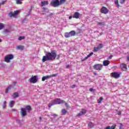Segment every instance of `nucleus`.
Returning <instances> with one entry per match:
<instances>
[{
	"label": "nucleus",
	"instance_id": "nucleus-31",
	"mask_svg": "<svg viewBox=\"0 0 129 129\" xmlns=\"http://www.w3.org/2000/svg\"><path fill=\"white\" fill-rule=\"evenodd\" d=\"M114 4L117 6V7H119V4H118V0H114Z\"/></svg>",
	"mask_w": 129,
	"mask_h": 129
},
{
	"label": "nucleus",
	"instance_id": "nucleus-47",
	"mask_svg": "<svg viewBox=\"0 0 129 129\" xmlns=\"http://www.w3.org/2000/svg\"><path fill=\"white\" fill-rule=\"evenodd\" d=\"M75 85H73L72 86V88H75Z\"/></svg>",
	"mask_w": 129,
	"mask_h": 129
},
{
	"label": "nucleus",
	"instance_id": "nucleus-52",
	"mask_svg": "<svg viewBox=\"0 0 129 129\" xmlns=\"http://www.w3.org/2000/svg\"><path fill=\"white\" fill-rule=\"evenodd\" d=\"M39 119L40 121L42 120V117H39Z\"/></svg>",
	"mask_w": 129,
	"mask_h": 129
},
{
	"label": "nucleus",
	"instance_id": "nucleus-20",
	"mask_svg": "<svg viewBox=\"0 0 129 129\" xmlns=\"http://www.w3.org/2000/svg\"><path fill=\"white\" fill-rule=\"evenodd\" d=\"M13 97L14 98H17V97H19V93L18 92H15L13 93Z\"/></svg>",
	"mask_w": 129,
	"mask_h": 129
},
{
	"label": "nucleus",
	"instance_id": "nucleus-34",
	"mask_svg": "<svg viewBox=\"0 0 129 129\" xmlns=\"http://www.w3.org/2000/svg\"><path fill=\"white\" fill-rule=\"evenodd\" d=\"M70 33H65V37L66 38H69V37H71Z\"/></svg>",
	"mask_w": 129,
	"mask_h": 129
},
{
	"label": "nucleus",
	"instance_id": "nucleus-5",
	"mask_svg": "<svg viewBox=\"0 0 129 129\" xmlns=\"http://www.w3.org/2000/svg\"><path fill=\"white\" fill-rule=\"evenodd\" d=\"M14 55L13 54H8L6 55L5 57V61L7 62V63H10L11 62V60H13L14 59Z\"/></svg>",
	"mask_w": 129,
	"mask_h": 129
},
{
	"label": "nucleus",
	"instance_id": "nucleus-9",
	"mask_svg": "<svg viewBox=\"0 0 129 129\" xmlns=\"http://www.w3.org/2000/svg\"><path fill=\"white\" fill-rule=\"evenodd\" d=\"M102 69V65L100 64H97L94 66V69H95L96 70L100 71Z\"/></svg>",
	"mask_w": 129,
	"mask_h": 129
},
{
	"label": "nucleus",
	"instance_id": "nucleus-30",
	"mask_svg": "<svg viewBox=\"0 0 129 129\" xmlns=\"http://www.w3.org/2000/svg\"><path fill=\"white\" fill-rule=\"evenodd\" d=\"M12 88V86H10L7 88V89L6 90L5 92L6 93H8L9 92V90Z\"/></svg>",
	"mask_w": 129,
	"mask_h": 129
},
{
	"label": "nucleus",
	"instance_id": "nucleus-28",
	"mask_svg": "<svg viewBox=\"0 0 129 129\" xmlns=\"http://www.w3.org/2000/svg\"><path fill=\"white\" fill-rule=\"evenodd\" d=\"M6 107H7V101H5L3 104V108H6Z\"/></svg>",
	"mask_w": 129,
	"mask_h": 129
},
{
	"label": "nucleus",
	"instance_id": "nucleus-41",
	"mask_svg": "<svg viewBox=\"0 0 129 129\" xmlns=\"http://www.w3.org/2000/svg\"><path fill=\"white\" fill-rule=\"evenodd\" d=\"M125 0H120V4H124Z\"/></svg>",
	"mask_w": 129,
	"mask_h": 129
},
{
	"label": "nucleus",
	"instance_id": "nucleus-43",
	"mask_svg": "<svg viewBox=\"0 0 129 129\" xmlns=\"http://www.w3.org/2000/svg\"><path fill=\"white\" fill-rule=\"evenodd\" d=\"M112 57H113L112 55H110L107 59H111V58H112Z\"/></svg>",
	"mask_w": 129,
	"mask_h": 129
},
{
	"label": "nucleus",
	"instance_id": "nucleus-24",
	"mask_svg": "<svg viewBox=\"0 0 129 129\" xmlns=\"http://www.w3.org/2000/svg\"><path fill=\"white\" fill-rule=\"evenodd\" d=\"M11 32V30H10L9 29H5L3 31V33L4 34H8V33H10Z\"/></svg>",
	"mask_w": 129,
	"mask_h": 129
},
{
	"label": "nucleus",
	"instance_id": "nucleus-4",
	"mask_svg": "<svg viewBox=\"0 0 129 129\" xmlns=\"http://www.w3.org/2000/svg\"><path fill=\"white\" fill-rule=\"evenodd\" d=\"M20 13H21L20 10H16L14 11L13 13V12H10L9 14V17H10V18H12L13 17V18H17V16H18V15H19Z\"/></svg>",
	"mask_w": 129,
	"mask_h": 129
},
{
	"label": "nucleus",
	"instance_id": "nucleus-13",
	"mask_svg": "<svg viewBox=\"0 0 129 129\" xmlns=\"http://www.w3.org/2000/svg\"><path fill=\"white\" fill-rule=\"evenodd\" d=\"M80 15V14H79V13L76 12L74 14V15L73 16V18H75V19H79V15Z\"/></svg>",
	"mask_w": 129,
	"mask_h": 129
},
{
	"label": "nucleus",
	"instance_id": "nucleus-1",
	"mask_svg": "<svg viewBox=\"0 0 129 129\" xmlns=\"http://www.w3.org/2000/svg\"><path fill=\"white\" fill-rule=\"evenodd\" d=\"M58 60L60 58V55H57L56 54L55 50L51 51V52H46L45 56L42 57V62H46V61H51L52 60H55V59Z\"/></svg>",
	"mask_w": 129,
	"mask_h": 129
},
{
	"label": "nucleus",
	"instance_id": "nucleus-39",
	"mask_svg": "<svg viewBox=\"0 0 129 129\" xmlns=\"http://www.w3.org/2000/svg\"><path fill=\"white\" fill-rule=\"evenodd\" d=\"M89 90L91 91V92H94V91H95V90L93 89L92 88H90Z\"/></svg>",
	"mask_w": 129,
	"mask_h": 129
},
{
	"label": "nucleus",
	"instance_id": "nucleus-33",
	"mask_svg": "<svg viewBox=\"0 0 129 129\" xmlns=\"http://www.w3.org/2000/svg\"><path fill=\"white\" fill-rule=\"evenodd\" d=\"M25 36H20L18 38V40L19 41H22V40H25Z\"/></svg>",
	"mask_w": 129,
	"mask_h": 129
},
{
	"label": "nucleus",
	"instance_id": "nucleus-51",
	"mask_svg": "<svg viewBox=\"0 0 129 129\" xmlns=\"http://www.w3.org/2000/svg\"><path fill=\"white\" fill-rule=\"evenodd\" d=\"M69 19V20H71V19H72V16H70Z\"/></svg>",
	"mask_w": 129,
	"mask_h": 129
},
{
	"label": "nucleus",
	"instance_id": "nucleus-15",
	"mask_svg": "<svg viewBox=\"0 0 129 129\" xmlns=\"http://www.w3.org/2000/svg\"><path fill=\"white\" fill-rule=\"evenodd\" d=\"M38 82V76H34L33 77V83H36Z\"/></svg>",
	"mask_w": 129,
	"mask_h": 129
},
{
	"label": "nucleus",
	"instance_id": "nucleus-18",
	"mask_svg": "<svg viewBox=\"0 0 129 129\" xmlns=\"http://www.w3.org/2000/svg\"><path fill=\"white\" fill-rule=\"evenodd\" d=\"M48 5H49L48 1L41 2V7H44V6H47Z\"/></svg>",
	"mask_w": 129,
	"mask_h": 129
},
{
	"label": "nucleus",
	"instance_id": "nucleus-38",
	"mask_svg": "<svg viewBox=\"0 0 129 129\" xmlns=\"http://www.w3.org/2000/svg\"><path fill=\"white\" fill-rule=\"evenodd\" d=\"M98 47H99L100 49H101V48L103 47V44L100 43Z\"/></svg>",
	"mask_w": 129,
	"mask_h": 129
},
{
	"label": "nucleus",
	"instance_id": "nucleus-36",
	"mask_svg": "<svg viewBox=\"0 0 129 129\" xmlns=\"http://www.w3.org/2000/svg\"><path fill=\"white\" fill-rule=\"evenodd\" d=\"M16 4L17 5H22V2L21 1V0H16Z\"/></svg>",
	"mask_w": 129,
	"mask_h": 129
},
{
	"label": "nucleus",
	"instance_id": "nucleus-32",
	"mask_svg": "<svg viewBox=\"0 0 129 129\" xmlns=\"http://www.w3.org/2000/svg\"><path fill=\"white\" fill-rule=\"evenodd\" d=\"M61 112H62V114H63V115H64V114H66V113H67V110H66L65 109H63L61 110Z\"/></svg>",
	"mask_w": 129,
	"mask_h": 129
},
{
	"label": "nucleus",
	"instance_id": "nucleus-45",
	"mask_svg": "<svg viewBox=\"0 0 129 129\" xmlns=\"http://www.w3.org/2000/svg\"><path fill=\"white\" fill-rule=\"evenodd\" d=\"M117 114H118V115H120V114H121V112L119 111V112L117 113Z\"/></svg>",
	"mask_w": 129,
	"mask_h": 129
},
{
	"label": "nucleus",
	"instance_id": "nucleus-53",
	"mask_svg": "<svg viewBox=\"0 0 129 129\" xmlns=\"http://www.w3.org/2000/svg\"><path fill=\"white\" fill-rule=\"evenodd\" d=\"M119 128H120V129H122V127H121V126H120Z\"/></svg>",
	"mask_w": 129,
	"mask_h": 129
},
{
	"label": "nucleus",
	"instance_id": "nucleus-10",
	"mask_svg": "<svg viewBox=\"0 0 129 129\" xmlns=\"http://www.w3.org/2000/svg\"><path fill=\"white\" fill-rule=\"evenodd\" d=\"M112 77H113L114 78H119L120 75L118 73L114 72L112 73L111 74Z\"/></svg>",
	"mask_w": 129,
	"mask_h": 129
},
{
	"label": "nucleus",
	"instance_id": "nucleus-12",
	"mask_svg": "<svg viewBox=\"0 0 129 129\" xmlns=\"http://www.w3.org/2000/svg\"><path fill=\"white\" fill-rule=\"evenodd\" d=\"M120 68H121V69L123 71H126V70H127V68H126V64L122 63L120 65Z\"/></svg>",
	"mask_w": 129,
	"mask_h": 129
},
{
	"label": "nucleus",
	"instance_id": "nucleus-50",
	"mask_svg": "<svg viewBox=\"0 0 129 129\" xmlns=\"http://www.w3.org/2000/svg\"><path fill=\"white\" fill-rule=\"evenodd\" d=\"M65 105H66L67 107H68V103H66Z\"/></svg>",
	"mask_w": 129,
	"mask_h": 129
},
{
	"label": "nucleus",
	"instance_id": "nucleus-8",
	"mask_svg": "<svg viewBox=\"0 0 129 129\" xmlns=\"http://www.w3.org/2000/svg\"><path fill=\"white\" fill-rule=\"evenodd\" d=\"M108 12H109L108 9L105 7H103L101 9V13H102V14H106L108 13Z\"/></svg>",
	"mask_w": 129,
	"mask_h": 129
},
{
	"label": "nucleus",
	"instance_id": "nucleus-2",
	"mask_svg": "<svg viewBox=\"0 0 129 129\" xmlns=\"http://www.w3.org/2000/svg\"><path fill=\"white\" fill-rule=\"evenodd\" d=\"M32 110V109H31V107L30 106H27L25 107V108H21V115L23 116H26L27 115V111L28 112H30Z\"/></svg>",
	"mask_w": 129,
	"mask_h": 129
},
{
	"label": "nucleus",
	"instance_id": "nucleus-26",
	"mask_svg": "<svg viewBox=\"0 0 129 129\" xmlns=\"http://www.w3.org/2000/svg\"><path fill=\"white\" fill-rule=\"evenodd\" d=\"M99 50H100V48L98 46L94 48V52H97V51H99Z\"/></svg>",
	"mask_w": 129,
	"mask_h": 129
},
{
	"label": "nucleus",
	"instance_id": "nucleus-35",
	"mask_svg": "<svg viewBox=\"0 0 129 129\" xmlns=\"http://www.w3.org/2000/svg\"><path fill=\"white\" fill-rule=\"evenodd\" d=\"M98 25H99V26H104L105 23L104 22H98Z\"/></svg>",
	"mask_w": 129,
	"mask_h": 129
},
{
	"label": "nucleus",
	"instance_id": "nucleus-48",
	"mask_svg": "<svg viewBox=\"0 0 129 129\" xmlns=\"http://www.w3.org/2000/svg\"><path fill=\"white\" fill-rule=\"evenodd\" d=\"M69 67H70V66L69 64H68L67 66H66V68H69Z\"/></svg>",
	"mask_w": 129,
	"mask_h": 129
},
{
	"label": "nucleus",
	"instance_id": "nucleus-46",
	"mask_svg": "<svg viewBox=\"0 0 129 129\" xmlns=\"http://www.w3.org/2000/svg\"><path fill=\"white\" fill-rule=\"evenodd\" d=\"M52 116H54V117H56V116H57V115H56L55 114H52Z\"/></svg>",
	"mask_w": 129,
	"mask_h": 129
},
{
	"label": "nucleus",
	"instance_id": "nucleus-44",
	"mask_svg": "<svg viewBox=\"0 0 129 129\" xmlns=\"http://www.w3.org/2000/svg\"><path fill=\"white\" fill-rule=\"evenodd\" d=\"M5 3H6V1H3L1 2V4L0 3L1 5H4V4H5Z\"/></svg>",
	"mask_w": 129,
	"mask_h": 129
},
{
	"label": "nucleus",
	"instance_id": "nucleus-37",
	"mask_svg": "<svg viewBox=\"0 0 129 129\" xmlns=\"http://www.w3.org/2000/svg\"><path fill=\"white\" fill-rule=\"evenodd\" d=\"M100 100H98V103H101V102L102 101V100H103V98L102 97H100Z\"/></svg>",
	"mask_w": 129,
	"mask_h": 129
},
{
	"label": "nucleus",
	"instance_id": "nucleus-42",
	"mask_svg": "<svg viewBox=\"0 0 129 129\" xmlns=\"http://www.w3.org/2000/svg\"><path fill=\"white\" fill-rule=\"evenodd\" d=\"M16 84H17V83L16 82H14L12 84V86H15V85H16Z\"/></svg>",
	"mask_w": 129,
	"mask_h": 129
},
{
	"label": "nucleus",
	"instance_id": "nucleus-56",
	"mask_svg": "<svg viewBox=\"0 0 129 129\" xmlns=\"http://www.w3.org/2000/svg\"><path fill=\"white\" fill-rule=\"evenodd\" d=\"M0 114H1V112H0Z\"/></svg>",
	"mask_w": 129,
	"mask_h": 129
},
{
	"label": "nucleus",
	"instance_id": "nucleus-23",
	"mask_svg": "<svg viewBox=\"0 0 129 129\" xmlns=\"http://www.w3.org/2000/svg\"><path fill=\"white\" fill-rule=\"evenodd\" d=\"M43 10H44L43 11V15H45V14H46L45 13H49V9H48V8H44Z\"/></svg>",
	"mask_w": 129,
	"mask_h": 129
},
{
	"label": "nucleus",
	"instance_id": "nucleus-17",
	"mask_svg": "<svg viewBox=\"0 0 129 129\" xmlns=\"http://www.w3.org/2000/svg\"><path fill=\"white\" fill-rule=\"evenodd\" d=\"M110 63V62L108 60H104L103 62L104 66H107V65H108Z\"/></svg>",
	"mask_w": 129,
	"mask_h": 129
},
{
	"label": "nucleus",
	"instance_id": "nucleus-7",
	"mask_svg": "<svg viewBox=\"0 0 129 129\" xmlns=\"http://www.w3.org/2000/svg\"><path fill=\"white\" fill-rule=\"evenodd\" d=\"M58 75V74H53L50 76H46L42 77V81H45L46 79H48L49 78H51V77H55V76H57Z\"/></svg>",
	"mask_w": 129,
	"mask_h": 129
},
{
	"label": "nucleus",
	"instance_id": "nucleus-57",
	"mask_svg": "<svg viewBox=\"0 0 129 129\" xmlns=\"http://www.w3.org/2000/svg\"><path fill=\"white\" fill-rule=\"evenodd\" d=\"M0 6H1V4H0Z\"/></svg>",
	"mask_w": 129,
	"mask_h": 129
},
{
	"label": "nucleus",
	"instance_id": "nucleus-25",
	"mask_svg": "<svg viewBox=\"0 0 129 129\" xmlns=\"http://www.w3.org/2000/svg\"><path fill=\"white\" fill-rule=\"evenodd\" d=\"M76 34V32H75V31H72L70 32V35L71 36H75Z\"/></svg>",
	"mask_w": 129,
	"mask_h": 129
},
{
	"label": "nucleus",
	"instance_id": "nucleus-16",
	"mask_svg": "<svg viewBox=\"0 0 129 129\" xmlns=\"http://www.w3.org/2000/svg\"><path fill=\"white\" fill-rule=\"evenodd\" d=\"M116 126V125L114 124V125H112L111 126H107L104 129H115Z\"/></svg>",
	"mask_w": 129,
	"mask_h": 129
},
{
	"label": "nucleus",
	"instance_id": "nucleus-22",
	"mask_svg": "<svg viewBox=\"0 0 129 129\" xmlns=\"http://www.w3.org/2000/svg\"><path fill=\"white\" fill-rule=\"evenodd\" d=\"M88 126H89L90 128H92V127L94 126V124L91 122H89L88 123Z\"/></svg>",
	"mask_w": 129,
	"mask_h": 129
},
{
	"label": "nucleus",
	"instance_id": "nucleus-11",
	"mask_svg": "<svg viewBox=\"0 0 129 129\" xmlns=\"http://www.w3.org/2000/svg\"><path fill=\"white\" fill-rule=\"evenodd\" d=\"M86 113V110L85 109H82V110L79 112L77 115V116H81V115H83V114H85Z\"/></svg>",
	"mask_w": 129,
	"mask_h": 129
},
{
	"label": "nucleus",
	"instance_id": "nucleus-27",
	"mask_svg": "<svg viewBox=\"0 0 129 129\" xmlns=\"http://www.w3.org/2000/svg\"><path fill=\"white\" fill-rule=\"evenodd\" d=\"M91 55H93V52H91L89 55L87 56V57H85L84 60H86L87 59L89 58V57H90Z\"/></svg>",
	"mask_w": 129,
	"mask_h": 129
},
{
	"label": "nucleus",
	"instance_id": "nucleus-40",
	"mask_svg": "<svg viewBox=\"0 0 129 129\" xmlns=\"http://www.w3.org/2000/svg\"><path fill=\"white\" fill-rule=\"evenodd\" d=\"M29 81L30 83H33V77H32L31 79H29Z\"/></svg>",
	"mask_w": 129,
	"mask_h": 129
},
{
	"label": "nucleus",
	"instance_id": "nucleus-21",
	"mask_svg": "<svg viewBox=\"0 0 129 129\" xmlns=\"http://www.w3.org/2000/svg\"><path fill=\"white\" fill-rule=\"evenodd\" d=\"M17 50H23L24 49V46L19 45L16 47Z\"/></svg>",
	"mask_w": 129,
	"mask_h": 129
},
{
	"label": "nucleus",
	"instance_id": "nucleus-3",
	"mask_svg": "<svg viewBox=\"0 0 129 129\" xmlns=\"http://www.w3.org/2000/svg\"><path fill=\"white\" fill-rule=\"evenodd\" d=\"M64 102L65 101L63 100L56 99L53 101V103L48 104V107L50 108L52 105H55V104H61V103H64Z\"/></svg>",
	"mask_w": 129,
	"mask_h": 129
},
{
	"label": "nucleus",
	"instance_id": "nucleus-14",
	"mask_svg": "<svg viewBox=\"0 0 129 129\" xmlns=\"http://www.w3.org/2000/svg\"><path fill=\"white\" fill-rule=\"evenodd\" d=\"M16 103V102L15 101H10L9 102V106L10 107H14V105H15V104Z\"/></svg>",
	"mask_w": 129,
	"mask_h": 129
},
{
	"label": "nucleus",
	"instance_id": "nucleus-29",
	"mask_svg": "<svg viewBox=\"0 0 129 129\" xmlns=\"http://www.w3.org/2000/svg\"><path fill=\"white\" fill-rule=\"evenodd\" d=\"M5 28V24L0 23V30H3Z\"/></svg>",
	"mask_w": 129,
	"mask_h": 129
},
{
	"label": "nucleus",
	"instance_id": "nucleus-55",
	"mask_svg": "<svg viewBox=\"0 0 129 129\" xmlns=\"http://www.w3.org/2000/svg\"><path fill=\"white\" fill-rule=\"evenodd\" d=\"M97 74H96V73H94V75H97Z\"/></svg>",
	"mask_w": 129,
	"mask_h": 129
},
{
	"label": "nucleus",
	"instance_id": "nucleus-49",
	"mask_svg": "<svg viewBox=\"0 0 129 129\" xmlns=\"http://www.w3.org/2000/svg\"><path fill=\"white\" fill-rule=\"evenodd\" d=\"M127 60L129 61V55L127 56Z\"/></svg>",
	"mask_w": 129,
	"mask_h": 129
},
{
	"label": "nucleus",
	"instance_id": "nucleus-19",
	"mask_svg": "<svg viewBox=\"0 0 129 129\" xmlns=\"http://www.w3.org/2000/svg\"><path fill=\"white\" fill-rule=\"evenodd\" d=\"M65 3H66V0H59V6H61V5H64Z\"/></svg>",
	"mask_w": 129,
	"mask_h": 129
},
{
	"label": "nucleus",
	"instance_id": "nucleus-6",
	"mask_svg": "<svg viewBox=\"0 0 129 129\" xmlns=\"http://www.w3.org/2000/svg\"><path fill=\"white\" fill-rule=\"evenodd\" d=\"M50 5L52 6V7H54V8L59 7V0H52L50 2Z\"/></svg>",
	"mask_w": 129,
	"mask_h": 129
},
{
	"label": "nucleus",
	"instance_id": "nucleus-54",
	"mask_svg": "<svg viewBox=\"0 0 129 129\" xmlns=\"http://www.w3.org/2000/svg\"><path fill=\"white\" fill-rule=\"evenodd\" d=\"M2 42V40L1 39H0V43Z\"/></svg>",
	"mask_w": 129,
	"mask_h": 129
}]
</instances>
